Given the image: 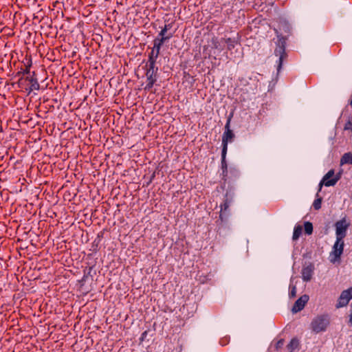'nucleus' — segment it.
Listing matches in <instances>:
<instances>
[{"label": "nucleus", "instance_id": "obj_1", "mask_svg": "<svg viewBox=\"0 0 352 352\" xmlns=\"http://www.w3.org/2000/svg\"><path fill=\"white\" fill-rule=\"evenodd\" d=\"M344 240L342 239H336L332 250L329 254V261L332 263L339 262L340 256L344 250Z\"/></svg>", "mask_w": 352, "mask_h": 352}, {"label": "nucleus", "instance_id": "obj_4", "mask_svg": "<svg viewBox=\"0 0 352 352\" xmlns=\"http://www.w3.org/2000/svg\"><path fill=\"white\" fill-rule=\"evenodd\" d=\"M230 120H228L226 124V131L224 132L222 138V144H223V149H222V160L224 161L228 142H231L234 138V134L232 131L229 129Z\"/></svg>", "mask_w": 352, "mask_h": 352}, {"label": "nucleus", "instance_id": "obj_7", "mask_svg": "<svg viewBox=\"0 0 352 352\" xmlns=\"http://www.w3.org/2000/svg\"><path fill=\"white\" fill-rule=\"evenodd\" d=\"M274 54L278 57L277 60V71L279 72L282 67L283 60L286 56L285 45H277L274 50Z\"/></svg>", "mask_w": 352, "mask_h": 352}, {"label": "nucleus", "instance_id": "obj_20", "mask_svg": "<svg viewBox=\"0 0 352 352\" xmlns=\"http://www.w3.org/2000/svg\"><path fill=\"white\" fill-rule=\"evenodd\" d=\"M344 129V130H352V118H350L347 121V122L345 124Z\"/></svg>", "mask_w": 352, "mask_h": 352}, {"label": "nucleus", "instance_id": "obj_13", "mask_svg": "<svg viewBox=\"0 0 352 352\" xmlns=\"http://www.w3.org/2000/svg\"><path fill=\"white\" fill-rule=\"evenodd\" d=\"M340 164L342 165L344 164H352V153H346L344 154V155L341 158Z\"/></svg>", "mask_w": 352, "mask_h": 352}, {"label": "nucleus", "instance_id": "obj_3", "mask_svg": "<svg viewBox=\"0 0 352 352\" xmlns=\"http://www.w3.org/2000/svg\"><path fill=\"white\" fill-rule=\"evenodd\" d=\"M350 226V222L345 218L338 221L335 223L336 239H342L346 236V232Z\"/></svg>", "mask_w": 352, "mask_h": 352}, {"label": "nucleus", "instance_id": "obj_12", "mask_svg": "<svg viewBox=\"0 0 352 352\" xmlns=\"http://www.w3.org/2000/svg\"><path fill=\"white\" fill-rule=\"evenodd\" d=\"M173 31L167 32V33L164 34V35H162V31L159 34L158 36L156 38V41H159L158 44H161V43H164L167 41L170 37H172L173 34Z\"/></svg>", "mask_w": 352, "mask_h": 352}, {"label": "nucleus", "instance_id": "obj_22", "mask_svg": "<svg viewBox=\"0 0 352 352\" xmlns=\"http://www.w3.org/2000/svg\"><path fill=\"white\" fill-rule=\"evenodd\" d=\"M153 85H151V84L150 80H148V84H147V85H146V88H148V89H149V88L152 87V86H153Z\"/></svg>", "mask_w": 352, "mask_h": 352}, {"label": "nucleus", "instance_id": "obj_2", "mask_svg": "<svg viewBox=\"0 0 352 352\" xmlns=\"http://www.w3.org/2000/svg\"><path fill=\"white\" fill-rule=\"evenodd\" d=\"M329 324V320L327 316H320L312 320L311 329L315 333H320L325 331Z\"/></svg>", "mask_w": 352, "mask_h": 352}, {"label": "nucleus", "instance_id": "obj_23", "mask_svg": "<svg viewBox=\"0 0 352 352\" xmlns=\"http://www.w3.org/2000/svg\"><path fill=\"white\" fill-rule=\"evenodd\" d=\"M349 323H350V325L352 326V311H351V314L350 315Z\"/></svg>", "mask_w": 352, "mask_h": 352}, {"label": "nucleus", "instance_id": "obj_17", "mask_svg": "<svg viewBox=\"0 0 352 352\" xmlns=\"http://www.w3.org/2000/svg\"><path fill=\"white\" fill-rule=\"evenodd\" d=\"M305 230L307 234H311L313 231L312 224L309 222H306L305 223Z\"/></svg>", "mask_w": 352, "mask_h": 352}, {"label": "nucleus", "instance_id": "obj_9", "mask_svg": "<svg viewBox=\"0 0 352 352\" xmlns=\"http://www.w3.org/2000/svg\"><path fill=\"white\" fill-rule=\"evenodd\" d=\"M157 68L155 66V63H149V68L146 72L147 80H150L151 85H153L155 81V74Z\"/></svg>", "mask_w": 352, "mask_h": 352}, {"label": "nucleus", "instance_id": "obj_6", "mask_svg": "<svg viewBox=\"0 0 352 352\" xmlns=\"http://www.w3.org/2000/svg\"><path fill=\"white\" fill-rule=\"evenodd\" d=\"M352 298V287L344 290L338 300V303L336 305L337 308L343 307L347 305L349 300Z\"/></svg>", "mask_w": 352, "mask_h": 352}, {"label": "nucleus", "instance_id": "obj_18", "mask_svg": "<svg viewBox=\"0 0 352 352\" xmlns=\"http://www.w3.org/2000/svg\"><path fill=\"white\" fill-rule=\"evenodd\" d=\"M298 340L294 339L290 342L289 344L288 345V347L291 351H292L298 346Z\"/></svg>", "mask_w": 352, "mask_h": 352}, {"label": "nucleus", "instance_id": "obj_10", "mask_svg": "<svg viewBox=\"0 0 352 352\" xmlns=\"http://www.w3.org/2000/svg\"><path fill=\"white\" fill-rule=\"evenodd\" d=\"M314 267L311 265L305 266L302 270V278L304 281H309L311 278Z\"/></svg>", "mask_w": 352, "mask_h": 352}, {"label": "nucleus", "instance_id": "obj_24", "mask_svg": "<svg viewBox=\"0 0 352 352\" xmlns=\"http://www.w3.org/2000/svg\"><path fill=\"white\" fill-rule=\"evenodd\" d=\"M25 72H26V73H28V72H29V69H27L25 70Z\"/></svg>", "mask_w": 352, "mask_h": 352}, {"label": "nucleus", "instance_id": "obj_19", "mask_svg": "<svg viewBox=\"0 0 352 352\" xmlns=\"http://www.w3.org/2000/svg\"><path fill=\"white\" fill-rule=\"evenodd\" d=\"M321 201H322V199L321 198H318L316 199L314 202V207L315 209L316 210H318L319 208H320L321 207Z\"/></svg>", "mask_w": 352, "mask_h": 352}, {"label": "nucleus", "instance_id": "obj_25", "mask_svg": "<svg viewBox=\"0 0 352 352\" xmlns=\"http://www.w3.org/2000/svg\"><path fill=\"white\" fill-rule=\"evenodd\" d=\"M278 344H283V342L281 341H279Z\"/></svg>", "mask_w": 352, "mask_h": 352}, {"label": "nucleus", "instance_id": "obj_8", "mask_svg": "<svg viewBox=\"0 0 352 352\" xmlns=\"http://www.w3.org/2000/svg\"><path fill=\"white\" fill-rule=\"evenodd\" d=\"M309 300V296L307 295H303L300 298H299L296 302L294 303L292 311L293 313H297L300 311H301L306 303Z\"/></svg>", "mask_w": 352, "mask_h": 352}, {"label": "nucleus", "instance_id": "obj_21", "mask_svg": "<svg viewBox=\"0 0 352 352\" xmlns=\"http://www.w3.org/2000/svg\"><path fill=\"white\" fill-rule=\"evenodd\" d=\"M227 208H228V204L226 202L223 204V205L221 206V211H222L223 209L226 210Z\"/></svg>", "mask_w": 352, "mask_h": 352}, {"label": "nucleus", "instance_id": "obj_16", "mask_svg": "<svg viewBox=\"0 0 352 352\" xmlns=\"http://www.w3.org/2000/svg\"><path fill=\"white\" fill-rule=\"evenodd\" d=\"M302 228L301 226H296L294 229L293 239L296 240L302 233Z\"/></svg>", "mask_w": 352, "mask_h": 352}, {"label": "nucleus", "instance_id": "obj_15", "mask_svg": "<svg viewBox=\"0 0 352 352\" xmlns=\"http://www.w3.org/2000/svg\"><path fill=\"white\" fill-rule=\"evenodd\" d=\"M294 278L292 277L291 281H290V285H289L291 290L289 293V296L290 298H294L296 295V285H294Z\"/></svg>", "mask_w": 352, "mask_h": 352}, {"label": "nucleus", "instance_id": "obj_5", "mask_svg": "<svg viewBox=\"0 0 352 352\" xmlns=\"http://www.w3.org/2000/svg\"><path fill=\"white\" fill-rule=\"evenodd\" d=\"M334 175V170H330L322 178L319 184L318 191H320L323 185L325 186H334L339 177H333Z\"/></svg>", "mask_w": 352, "mask_h": 352}, {"label": "nucleus", "instance_id": "obj_26", "mask_svg": "<svg viewBox=\"0 0 352 352\" xmlns=\"http://www.w3.org/2000/svg\"><path fill=\"white\" fill-rule=\"evenodd\" d=\"M285 26H286L287 29H289V26H287V24H285Z\"/></svg>", "mask_w": 352, "mask_h": 352}, {"label": "nucleus", "instance_id": "obj_14", "mask_svg": "<svg viewBox=\"0 0 352 352\" xmlns=\"http://www.w3.org/2000/svg\"><path fill=\"white\" fill-rule=\"evenodd\" d=\"M174 25L173 23H166L164 27L162 29V35H164V34L167 33V32L173 31L175 32V28L173 27Z\"/></svg>", "mask_w": 352, "mask_h": 352}, {"label": "nucleus", "instance_id": "obj_11", "mask_svg": "<svg viewBox=\"0 0 352 352\" xmlns=\"http://www.w3.org/2000/svg\"><path fill=\"white\" fill-rule=\"evenodd\" d=\"M160 50V45H154L149 55V63H155Z\"/></svg>", "mask_w": 352, "mask_h": 352}]
</instances>
